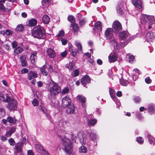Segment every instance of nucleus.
Wrapping results in <instances>:
<instances>
[{
    "instance_id": "nucleus-1",
    "label": "nucleus",
    "mask_w": 155,
    "mask_h": 155,
    "mask_svg": "<svg viewBox=\"0 0 155 155\" xmlns=\"http://www.w3.org/2000/svg\"><path fill=\"white\" fill-rule=\"evenodd\" d=\"M32 34L34 37L38 39H44L46 37L45 31L40 25L37 26L33 28Z\"/></svg>"
},
{
    "instance_id": "nucleus-2",
    "label": "nucleus",
    "mask_w": 155,
    "mask_h": 155,
    "mask_svg": "<svg viewBox=\"0 0 155 155\" xmlns=\"http://www.w3.org/2000/svg\"><path fill=\"white\" fill-rule=\"evenodd\" d=\"M53 86L49 89V98L54 99L55 96L61 92V88L58 84L57 83L52 81Z\"/></svg>"
},
{
    "instance_id": "nucleus-3",
    "label": "nucleus",
    "mask_w": 155,
    "mask_h": 155,
    "mask_svg": "<svg viewBox=\"0 0 155 155\" xmlns=\"http://www.w3.org/2000/svg\"><path fill=\"white\" fill-rule=\"evenodd\" d=\"M63 146L66 152L71 154L73 152V145L71 140L67 138H64L63 140Z\"/></svg>"
},
{
    "instance_id": "nucleus-4",
    "label": "nucleus",
    "mask_w": 155,
    "mask_h": 155,
    "mask_svg": "<svg viewBox=\"0 0 155 155\" xmlns=\"http://www.w3.org/2000/svg\"><path fill=\"white\" fill-rule=\"evenodd\" d=\"M71 99L68 96L64 97L62 99V105L65 108H67L71 104Z\"/></svg>"
},
{
    "instance_id": "nucleus-5",
    "label": "nucleus",
    "mask_w": 155,
    "mask_h": 155,
    "mask_svg": "<svg viewBox=\"0 0 155 155\" xmlns=\"http://www.w3.org/2000/svg\"><path fill=\"white\" fill-rule=\"evenodd\" d=\"M7 107L10 111L14 110H16L17 108L16 101L14 99H12L10 102L8 104Z\"/></svg>"
},
{
    "instance_id": "nucleus-6",
    "label": "nucleus",
    "mask_w": 155,
    "mask_h": 155,
    "mask_svg": "<svg viewBox=\"0 0 155 155\" xmlns=\"http://www.w3.org/2000/svg\"><path fill=\"white\" fill-rule=\"evenodd\" d=\"M78 136L79 140L80 143L82 144H85L87 139V135L83 132H79L78 134Z\"/></svg>"
},
{
    "instance_id": "nucleus-7",
    "label": "nucleus",
    "mask_w": 155,
    "mask_h": 155,
    "mask_svg": "<svg viewBox=\"0 0 155 155\" xmlns=\"http://www.w3.org/2000/svg\"><path fill=\"white\" fill-rule=\"evenodd\" d=\"M113 28L116 33H118L119 31H121L122 29L121 24L118 21H116L114 22Z\"/></svg>"
},
{
    "instance_id": "nucleus-8",
    "label": "nucleus",
    "mask_w": 155,
    "mask_h": 155,
    "mask_svg": "<svg viewBox=\"0 0 155 155\" xmlns=\"http://www.w3.org/2000/svg\"><path fill=\"white\" fill-rule=\"evenodd\" d=\"M113 31L111 28H108L105 31V37L107 39H110L113 37Z\"/></svg>"
},
{
    "instance_id": "nucleus-9",
    "label": "nucleus",
    "mask_w": 155,
    "mask_h": 155,
    "mask_svg": "<svg viewBox=\"0 0 155 155\" xmlns=\"http://www.w3.org/2000/svg\"><path fill=\"white\" fill-rule=\"evenodd\" d=\"M23 146V144L21 142H19L17 143L15 148V153H21L22 151V147Z\"/></svg>"
},
{
    "instance_id": "nucleus-10",
    "label": "nucleus",
    "mask_w": 155,
    "mask_h": 155,
    "mask_svg": "<svg viewBox=\"0 0 155 155\" xmlns=\"http://www.w3.org/2000/svg\"><path fill=\"white\" fill-rule=\"evenodd\" d=\"M154 38L155 37L153 35V32L151 31L147 33L145 36L146 40L148 42L152 41Z\"/></svg>"
},
{
    "instance_id": "nucleus-11",
    "label": "nucleus",
    "mask_w": 155,
    "mask_h": 155,
    "mask_svg": "<svg viewBox=\"0 0 155 155\" xmlns=\"http://www.w3.org/2000/svg\"><path fill=\"white\" fill-rule=\"evenodd\" d=\"M108 58L110 63L114 62L117 59V54L116 53H114L113 54H111L109 55Z\"/></svg>"
},
{
    "instance_id": "nucleus-12",
    "label": "nucleus",
    "mask_w": 155,
    "mask_h": 155,
    "mask_svg": "<svg viewBox=\"0 0 155 155\" xmlns=\"http://www.w3.org/2000/svg\"><path fill=\"white\" fill-rule=\"evenodd\" d=\"M81 82L85 86L84 84H85L87 83H90L91 82V79L90 77L87 75L84 76L81 79Z\"/></svg>"
},
{
    "instance_id": "nucleus-13",
    "label": "nucleus",
    "mask_w": 155,
    "mask_h": 155,
    "mask_svg": "<svg viewBox=\"0 0 155 155\" xmlns=\"http://www.w3.org/2000/svg\"><path fill=\"white\" fill-rule=\"evenodd\" d=\"M133 4L134 6L139 9L142 8V1L140 0H132Z\"/></svg>"
},
{
    "instance_id": "nucleus-14",
    "label": "nucleus",
    "mask_w": 155,
    "mask_h": 155,
    "mask_svg": "<svg viewBox=\"0 0 155 155\" xmlns=\"http://www.w3.org/2000/svg\"><path fill=\"white\" fill-rule=\"evenodd\" d=\"M66 109V112L68 114L74 113L75 110V107L73 104H70Z\"/></svg>"
},
{
    "instance_id": "nucleus-15",
    "label": "nucleus",
    "mask_w": 155,
    "mask_h": 155,
    "mask_svg": "<svg viewBox=\"0 0 155 155\" xmlns=\"http://www.w3.org/2000/svg\"><path fill=\"white\" fill-rule=\"evenodd\" d=\"M47 52L48 56L50 58H53L55 56V53L54 51L51 48H48L47 51Z\"/></svg>"
},
{
    "instance_id": "nucleus-16",
    "label": "nucleus",
    "mask_w": 155,
    "mask_h": 155,
    "mask_svg": "<svg viewBox=\"0 0 155 155\" xmlns=\"http://www.w3.org/2000/svg\"><path fill=\"white\" fill-rule=\"evenodd\" d=\"M128 35V33L126 31H123L119 34L120 38L122 40L126 39Z\"/></svg>"
},
{
    "instance_id": "nucleus-17",
    "label": "nucleus",
    "mask_w": 155,
    "mask_h": 155,
    "mask_svg": "<svg viewBox=\"0 0 155 155\" xmlns=\"http://www.w3.org/2000/svg\"><path fill=\"white\" fill-rule=\"evenodd\" d=\"M73 30L74 31V35H77L78 31L79 30V28L77 24L76 23H72L71 25Z\"/></svg>"
},
{
    "instance_id": "nucleus-18",
    "label": "nucleus",
    "mask_w": 155,
    "mask_h": 155,
    "mask_svg": "<svg viewBox=\"0 0 155 155\" xmlns=\"http://www.w3.org/2000/svg\"><path fill=\"white\" fill-rule=\"evenodd\" d=\"M77 99L80 101L82 104V107L84 108H85L86 105L84 104L85 102L86 99L84 97H82L81 96H78L77 97Z\"/></svg>"
},
{
    "instance_id": "nucleus-19",
    "label": "nucleus",
    "mask_w": 155,
    "mask_h": 155,
    "mask_svg": "<svg viewBox=\"0 0 155 155\" xmlns=\"http://www.w3.org/2000/svg\"><path fill=\"white\" fill-rule=\"evenodd\" d=\"M28 79L29 80H31L32 79H34L35 78L37 77L38 74L37 73L31 71L28 74Z\"/></svg>"
},
{
    "instance_id": "nucleus-20",
    "label": "nucleus",
    "mask_w": 155,
    "mask_h": 155,
    "mask_svg": "<svg viewBox=\"0 0 155 155\" xmlns=\"http://www.w3.org/2000/svg\"><path fill=\"white\" fill-rule=\"evenodd\" d=\"M22 66H26L27 65V62L26 60V58L25 55H22L20 58Z\"/></svg>"
},
{
    "instance_id": "nucleus-21",
    "label": "nucleus",
    "mask_w": 155,
    "mask_h": 155,
    "mask_svg": "<svg viewBox=\"0 0 155 155\" xmlns=\"http://www.w3.org/2000/svg\"><path fill=\"white\" fill-rule=\"evenodd\" d=\"M110 45L113 47L114 49H117L118 48V44L116 40L115 39H113L110 42Z\"/></svg>"
},
{
    "instance_id": "nucleus-22",
    "label": "nucleus",
    "mask_w": 155,
    "mask_h": 155,
    "mask_svg": "<svg viewBox=\"0 0 155 155\" xmlns=\"http://www.w3.org/2000/svg\"><path fill=\"white\" fill-rule=\"evenodd\" d=\"M36 53H33L31 54L30 59L32 63H35V61L37 59Z\"/></svg>"
},
{
    "instance_id": "nucleus-23",
    "label": "nucleus",
    "mask_w": 155,
    "mask_h": 155,
    "mask_svg": "<svg viewBox=\"0 0 155 155\" xmlns=\"http://www.w3.org/2000/svg\"><path fill=\"white\" fill-rule=\"evenodd\" d=\"M24 29V26L22 24H19L17 26L15 29L16 32H22Z\"/></svg>"
},
{
    "instance_id": "nucleus-24",
    "label": "nucleus",
    "mask_w": 155,
    "mask_h": 155,
    "mask_svg": "<svg viewBox=\"0 0 155 155\" xmlns=\"http://www.w3.org/2000/svg\"><path fill=\"white\" fill-rule=\"evenodd\" d=\"M141 19H154V17L152 15H142L141 16Z\"/></svg>"
},
{
    "instance_id": "nucleus-25",
    "label": "nucleus",
    "mask_w": 155,
    "mask_h": 155,
    "mask_svg": "<svg viewBox=\"0 0 155 155\" xmlns=\"http://www.w3.org/2000/svg\"><path fill=\"white\" fill-rule=\"evenodd\" d=\"M94 26L98 30L101 31L102 30V23L100 21H98L95 24Z\"/></svg>"
},
{
    "instance_id": "nucleus-26",
    "label": "nucleus",
    "mask_w": 155,
    "mask_h": 155,
    "mask_svg": "<svg viewBox=\"0 0 155 155\" xmlns=\"http://www.w3.org/2000/svg\"><path fill=\"white\" fill-rule=\"evenodd\" d=\"M109 93L111 97L113 100H114L116 98V97L115 96V91L114 90L111 88H109Z\"/></svg>"
},
{
    "instance_id": "nucleus-27",
    "label": "nucleus",
    "mask_w": 155,
    "mask_h": 155,
    "mask_svg": "<svg viewBox=\"0 0 155 155\" xmlns=\"http://www.w3.org/2000/svg\"><path fill=\"white\" fill-rule=\"evenodd\" d=\"M7 120L8 121L12 124H14L16 121L15 118L10 116H8L7 118Z\"/></svg>"
},
{
    "instance_id": "nucleus-28",
    "label": "nucleus",
    "mask_w": 155,
    "mask_h": 155,
    "mask_svg": "<svg viewBox=\"0 0 155 155\" xmlns=\"http://www.w3.org/2000/svg\"><path fill=\"white\" fill-rule=\"evenodd\" d=\"M46 67L43 66L40 68V70L43 75L46 76L48 75V73L46 71Z\"/></svg>"
},
{
    "instance_id": "nucleus-29",
    "label": "nucleus",
    "mask_w": 155,
    "mask_h": 155,
    "mask_svg": "<svg viewBox=\"0 0 155 155\" xmlns=\"http://www.w3.org/2000/svg\"><path fill=\"white\" fill-rule=\"evenodd\" d=\"M147 137L148 138V140L150 144H152V143L154 142L153 145H154L155 144V139L150 134H148L147 135Z\"/></svg>"
},
{
    "instance_id": "nucleus-30",
    "label": "nucleus",
    "mask_w": 155,
    "mask_h": 155,
    "mask_svg": "<svg viewBox=\"0 0 155 155\" xmlns=\"http://www.w3.org/2000/svg\"><path fill=\"white\" fill-rule=\"evenodd\" d=\"M37 23V20H29L28 21V26L30 27L35 26L36 25Z\"/></svg>"
},
{
    "instance_id": "nucleus-31",
    "label": "nucleus",
    "mask_w": 155,
    "mask_h": 155,
    "mask_svg": "<svg viewBox=\"0 0 155 155\" xmlns=\"http://www.w3.org/2000/svg\"><path fill=\"white\" fill-rule=\"evenodd\" d=\"M75 45L77 47V51H82V46L80 43L78 41H76L75 43Z\"/></svg>"
},
{
    "instance_id": "nucleus-32",
    "label": "nucleus",
    "mask_w": 155,
    "mask_h": 155,
    "mask_svg": "<svg viewBox=\"0 0 155 155\" xmlns=\"http://www.w3.org/2000/svg\"><path fill=\"white\" fill-rule=\"evenodd\" d=\"M87 151V148L84 146H81L79 148V151L80 153H86Z\"/></svg>"
},
{
    "instance_id": "nucleus-33",
    "label": "nucleus",
    "mask_w": 155,
    "mask_h": 155,
    "mask_svg": "<svg viewBox=\"0 0 155 155\" xmlns=\"http://www.w3.org/2000/svg\"><path fill=\"white\" fill-rule=\"evenodd\" d=\"M23 51V49L20 47L16 48L14 51V52L16 54L21 53Z\"/></svg>"
},
{
    "instance_id": "nucleus-34",
    "label": "nucleus",
    "mask_w": 155,
    "mask_h": 155,
    "mask_svg": "<svg viewBox=\"0 0 155 155\" xmlns=\"http://www.w3.org/2000/svg\"><path fill=\"white\" fill-rule=\"evenodd\" d=\"M89 136L92 140H94L97 138V135L93 132H91L89 134Z\"/></svg>"
},
{
    "instance_id": "nucleus-35",
    "label": "nucleus",
    "mask_w": 155,
    "mask_h": 155,
    "mask_svg": "<svg viewBox=\"0 0 155 155\" xmlns=\"http://www.w3.org/2000/svg\"><path fill=\"white\" fill-rule=\"evenodd\" d=\"M127 43L128 42L127 41L122 43H120L118 44V48H124L127 45Z\"/></svg>"
},
{
    "instance_id": "nucleus-36",
    "label": "nucleus",
    "mask_w": 155,
    "mask_h": 155,
    "mask_svg": "<svg viewBox=\"0 0 155 155\" xmlns=\"http://www.w3.org/2000/svg\"><path fill=\"white\" fill-rule=\"evenodd\" d=\"M126 58L127 60H128L127 58L128 59V61L129 62H131L132 61H133V60L134 59V57L133 55H130L129 54L127 55L126 56Z\"/></svg>"
},
{
    "instance_id": "nucleus-37",
    "label": "nucleus",
    "mask_w": 155,
    "mask_h": 155,
    "mask_svg": "<svg viewBox=\"0 0 155 155\" xmlns=\"http://www.w3.org/2000/svg\"><path fill=\"white\" fill-rule=\"evenodd\" d=\"M120 82L122 85L124 86H126L129 84V82L126 80H121Z\"/></svg>"
},
{
    "instance_id": "nucleus-38",
    "label": "nucleus",
    "mask_w": 155,
    "mask_h": 155,
    "mask_svg": "<svg viewBox=\"0 0 155 155\" xmlns=\"http://www.w3.org/2000/svg\"><path fill=\"white\" fill-rule=\"evenodd\" d=\"M97 120L95 119H92L89 120L88 122V124L94 126L97 123Z\"/></svg>"
},
{
    "instance_id": "nucleus-39",
    "label": "nucleus",
    "mask_w": 155,
    "mask_h": 155,
    "mask_svg": "<svg viewBox=\"0 0 155 155\" xmlns=\"http://www.w3.org/2000/svg\"><path fill=\"white\" fill-rule=\"evenodd\" d=\"M148 110L150 112H154L153 106L152 104L149 105L148 107Z\"/></svg>"
},
{
    "instance_id": "nucleus-40",
    "label": "nucleus",
    "mask_w": 155,
    "mask_h": 155,
    "mask_svg": "<svg viewBox=\"0 0 155 155\" xmlns=\"http://www.w3.org/2000/svg\"><path fill=\"white\" fill-rule=\"evenodd\" d=\"M134 102L136 103H139L141 101V98L138 96H135L134 97Z\"/></svg>"
},
{
    "instance_id": "nucleus-41",
    "label": "nucleus",
    "mask_w": 155,
    "mask_h": 155,
    "mask_svg": "<svg viewBox=\"0 0 155 155\" xmlns=\"http://www.w3.org/2000/svg\"><path fill=\"white\" fill-rule=\"evenodd\" d=\"M64 31L62 30L59 31L58 34L56 35V37L57 38L63 37L64 36Z\"/></svg>"
},
{
    "instance_id": "nucleus-42",
    "label": "nucleus",
    "mask_w": 155,
    "mask_h": 155,
    "mask_svg": "<svg viewBox=\"0 0 155 155\" xmlns=\"http://www.w3.org/2000/svg\"><path fill=\"white\" fill-rule=\"evenodd\" d=\"M69 91V89L68 87H65L62 90V93L63 94H67Z\"/></svg>"
},
{
    "instance_id": "nucleus-43",
    "label": "nucleus",
    "mask_w": 155,
    "mask_h": 155,
    "mask_svg": "<svg viewBox=\"0 0 155 155\" xmlns=\"http://www.w3.org/2000/svg\"><path fill=\"white\" fill-rule=\"evenodd\" d=\"M117 12L120 14H122L123 12V10L119 5L117 6Z\"/></svg>"
},
{
    "instance_id": "nucleus-44",
    "label": "nucleus",
    "mask_w": 155,
    "mask_h": 155,
    "mask_svg": "<svg viewBox=\"0 0 155 155\" xmlns=\"http://www.w3.org/2000/svg\"><path fill=\"white\" fill-rule=\"evenodd\" d=\"M7 35H10L12 34L13 33V31L9 29L6 30L5 32H4Z\"/></svg>"
},
{
    "instance_id": "nucleus-45",
    "label": "nucleus",
    "mask_w": 155,
    "mask_h": 155,
    "mask_svg": "<svg viewBox=\"0 0 155 155\" xmlns=\"http://www.w3.org/2000/svg\"><path fill=\"white\" fill-rule=\"evenodd\" d=\"M5 111L4 109L0 107V117H2L5 115Z\"/></svg>"
},
{
    "instance_id": "nucleus-46",
    "label": "nucleus",
    "mask_w": 155,
    "mask_h": 155,
    "mask_svg": "<svg viewBox=\"0 0 155 155\" xmlns=\"http://www.w3.org/2000/svg\"><path fill=\"white\" fill-rule=\"evenodd\" d=\"M8 142L11 146H13L15 144V142L12 138H10L8 140Z\"/></svg>"
},
{
    "instance_id": "nucleus-47",
    "label": "nucleus",
    "mask_w": 155,
    "mask_h": 155,
    "mask_svg": "<svg viewBox=\"0 0 155 155\" xmlns=\"http://www.w3.org/2000/svg\"><path fill=\"white\" fill-rule=\"evenodd\" d=\"M32 103L34 106H37L38 104V101L36 99H34L32 101Z\"/></svg>"
},
{
    "instance_id": "nucleus-48",
    "label": "nucleus",
    "mask_w": 155,
    "mask_h": 155,
    "mask_svg": "<svg viewBox=\"0 0 155 155\" xmlns=\"http://www.w3.org/2000/svg\"><path fill=\"white\" fill-rule=\"evenodd\" d=\"M137 141L140 143H142L143 142V140L141 137H138L137 139Z\"/></svg>"
},
{
    "instance_id": "nucleus-49",
    "label": "nucleus",
    "mask_w": 155,
    "mask_h": 155,
    "mask_svg": "<svg viewBox=\"0 0 155 155\" xmlns=\"http://www.w3.org/2000/svg\"><path fill=\"white\" fill-rule=\"evenodd\" d=\"M6 98L5 99V102H10L11 99H10V97L9 96L8 94L5 95Z\"/></svg>"
},
{
    "instance_id": "nucleus-50",
    "label": "nucleus",
    "mask_w": 155,
    "mask_h": 155,
    "mask_svg": "<svg viewBox=\"0 0 155 155\" xmlns=\"http://www.w3.org/2000/svg\"><path fill=\"white\" fill-rule=\"evenodd\" d=\"M50 2V0H42V4H45L46 5H48Z\"/></svg>"
},
{
    "instance_id": "nucleus-51",
    "label": "nucleus",
    "mask_w": 155,
    "mask_h": 155,
    "mask_svg": "<svg viewBox=\"0 0 155 155\" xmlns=\"http://www.w3.org/2000/svg\"><path fill=\"white\" fill-rule=\"evenodd\" d=\"M145 81L147 84H149L151 82L152 80L150 79L149 77H147L145 78Z\"/></svg>"
},
{
    "instance_id": "nucleus-52",
    "label": "nucleus",
    "mask_w": 155,
    "mask_h": 155,
    "mask_svg": "<svg viewBox=\"0 0 155 155\" xmlns=\"http://www.w3.org/2000/svg\"><path fill=\"white\" fill-rule=\"evenodd\" d=\"M74 64L71 62H70L68 68L69 70H72L73 68Z\"/></svg>"
},
{
    "instance_id": "nucleus-53",
    "label": "nucleus",
    "mask_w": 155,
    "mask_h": 155,
    "mask_svg": "<svg viewBox=\"0 0 155 155\" xmlns=\"http://www.w3.org/2000/svg\"><path fill=\"white\" fill-rule=\"evenodd\" d=\"M46 68L47 69L49 72H52L53 71V69L51 65H48V67H46Z\"/></svg>"
},
{
    "instance_id": "nucleus-54",
    "label": "nucleus",
    "mask_w": 155,
    "mask_h": 155,
    "mask_svg": "<svg viewBox=\"0 0 155 155\" xmlns=\"http://www.w3.org/2000/svg\"><path fill=\"white\" fill-rule=\"evenodd\" d=\"M12 48H16L17 46V42L15 41H14L12 43Z\"/></svg>"
},
{
    "instance_id": "nucleus-55",
    "label": "nucleus",
    "mask_w": 155,
    "mask_h": 155,
    "mask_svg": "<svg viewBox=\"0 0 155 155\" xmlns=\"http://www.w3.org/2000/svg\"><path fill=\"white\" fill-rule=\"evenodd\" d=\"M67 54V51H65L61 53V56L63 57H65Z\"/></svg>"
},
{
    "instance_id": "nucleus-56",
    "label": "nucleus",
    "mask_w": 155,
    "mask_h": 155,
    "mask_svg": "<svg viewBox=\"0 0 155 155\" xmlns=\"http://www.w3.org/2000/svg\"><path fill=\"white\" fill-rule=\"evenodd\" d=\"M61 40L63 45H65L67 44V41L66 39L62 38Z\"/></svg>"
},
{
    "instance_id": "nucleus-57",
    "label": "nucleus",
    "mask_w": 155,
    "mask_h": 155,
    "mask_svg": "<svg viewBox=\"0 0 155 155\" xmlns=\"http://www.w3.org/2000/svg\"><path fill=\"white\" fill-rule=\"evenodd\" d=\"M28 71V70L26 68H23L21 70V73L22 74H25L27 73Z\"/></svg>"
},
{
    "instance_id": "nucleus-58",
    "label": "nucleus",
    "mask_w": 155,
    "mask_h": 155,
    "mask_svg": "<svg viewBox=\"0 0 155 155\" xmlns=\"http://www.w3.org/2000/svg\"><path fill=\"white\" fill-rule=\"evenodd\" d=\"M87 62L91 63L92 65H93L94 64V61L93 59L91 58H89L87 60Z\"/></svg>"
},
{
    "instance_id": "nucleus-59",
    "label": "nucleus",
    "mask_w": 155,
    "mask_h": 155,
    "mask_svg": "<svg viewBox=\"0 0 155 155\" xmlns=\"http://www.w3.org/2000/svg\"><path fill=\"white\" fill-rule=\"evenodd\" d=\"M37 146L38 147V152L42 151L43 152H44V151L45 150H44V149L42 147L39 145Z\"/></svg>"
},
{
    "instance_id": "nucleus-60",
    "label": "nucleus",
    "mask_w": 155,
    "mask_h": 155,
    "mask_svg": "<svg viewBox=\"0 0 155 155\" xmlns=\"http://www.w3.org/2000/svg\"><path fill=\"white\" fill-rule=\"evenodd\" d=\"M6 10V8H5L4 6L2 4H0V10H2L3 11H5Z\"/></svg>"
},
{
    "instance_id": "nucleus-61",
    "label": "nucleus",
    "mask_w": 155,
    "mask_h": 155,
    "mask_svg": "<svg viewBox=\"0 0 155 155\" xmlns=\"http://www.w3.org/2000/svg\"><path fill=\"white\" fill-rule=\"evenodd\" d=\"M136 117L139 119H140L142 118L141 114L139 112L137 113Z\"/></svg>"
},
{
    "instance_id": "nucleus-62",
    "label": "nucleus",
    "mask_w": 155,
    "mask_h": 155,
    "mask_svg": "<svg viewBox=\"0 0 155 155\" xmlns=\"http://www.w3.org/2000/svg\"><path fill=\"white\" fill-rule=\"evenodd\" d=\"M74 76H78L79 74V71L78 70H75L74 71Z\"/></svg>"
},
{
    "instance_id": "nucleus-63",
    "label": "nucleus",
    "mask_w": 155,
    "mask_h": 155,
    "mask_svg": "<svg viewBox=\"0 0 155 155\" xmlns=\"http://www.w3.org/2000/svg\"><path fill=\"white\" fill-rule=\"evenodd\" d=\"M12 134L9 131L8 132H6L5 136L6 137H9L11 136Z\"/></svg>"
},
{
    "instance_id": "nucleus-64",
    "label": "nucleus",
    "mask_w": 155,
    "mask_h": 155,
    "mask_svg": "<svg viewBox=\"0 0 155 155\" xmlns=\"http://www.w3.org/2000/svg\"><path fill=\"white\" fill-rule=\"evenodd\" d=\"M50 18L47 15H44L42 18V19H50Z\"/></svg>"
}]
</instances>
